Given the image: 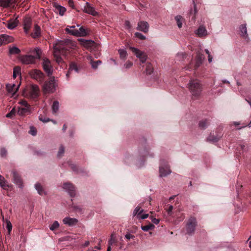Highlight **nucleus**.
<instances>
[{
  "instance_id": "44",
  "label": "nucleus",
  "mask_w": 251,
  "mask_h": 251,
  "mask_svg": "<svg viewBox=\"0 0 251 251\" xmlns=\"http://www.w3.org/2000/svg\"><path fill=\"white\" fill-rule=\"evenodd\" d=\"M101 63V61L100 60H98L97 61H91V64L92 67L94 69L97 68L98 66Z\"/></svg>"
},
{
  "instance_id": "38",
  "label": "nucleus",
  "mask_w": 251,
  "mask_h": 251,
  "mask_svg": "<svg viewBox=\"0 0 251 251\" xmlns=\"http://www.w3.org/2000/svg\"><path fill=\"white\" fill-rule=\"evenodd\" d=\"M118 52L120 54V57L121 59H125L126 58L127 56V52L125 50L120 49L119 50Z\"/></svg>"
},
{
  "instance_id": "60",
  "label": "nucleus",
  "mask_w": 251,
  "mask_h": 251,
  "mask_svg": "<svg viewBox=\"0 0 251 251\" xmlns=\"http://www.w3.org/2000/svg\"><path fill=\"white\" fill-rule=\"evenodd\" d=\"M185 56V54L183 52H181V53H179L177 54V57L178 58H180L181 57H182L183 58Z\"/></svg>"
},
{
  "instance_id": "63",
  "label": "nucleus",
  "mask_w": 251,
  "mask_h": 251,
  "mask_svg": "<svg viewBox=\"0 0 251 251\" xmlns=\"http://www.w3.org/2000/svg\"><path fill=\"white\" fill-rule=\"evenodd\" d=\"M249 246L251 247V237L249 239Z\"/></svg>"
},
{
  "instance_id": "5",
  "label": "nucleus",
  "mask_w": 251,
  "mask_h": 251,
  "mask_svg": "<svg viewBox=\"0 0 251 251\" xmlns=\"http://www.w3.org/2000/svg\"><path fill=\"white\" fill-rule=\"evenodd\" d=\"M30 76L40 83L44 80L45 75L39 70L33 69L29 71Z\"/></svg>"
},
{
  "instance_id": "22",
  "label": "nucleus",
  "mask_w": 251,
  "mask_h": 251,
  "mask_svg": "<svg viewBox=\"0 0 251 251\" xmlns=\"http://www.w3.org/2000/svg\"><path fill=\"white\" fill-rule=\"evenodd\" d=\"M75 36H85L88 34V31L86 29L83 27H80L77 29V32H75Z\"/></svg>"
},
{
  "instance_id": "12",
  "label": "nucleus",
  "mask_w": 251,
  "mask_h": 251,
  "mask_svg": "<svg viewBox=\"0 0 251 251\" xmlns=\"http://www.w3.org/2000/svg\"><path fill=\"white\" fill-rule=\"evenodd\" d=\"M14 41L13 37L6 35L1 34L0 35V46L2 45L7 44Z\"/></svg>"
},
{
  "instance_id": "61",
  "label": "nucleus",
  "mask_w": 251,
  "mask_h": 251,
  "mask_svg": "<svg viewBox=\"0 0 251 251\" xmlns=\"http://www.w3.org/2000/svg\"><path fill=\"white\" fill-rule=\"evenodd\" d=\"M67 126L64 124L63 126V128H62V130L64 132L66 131V129H67Z\"/></svg>"
},
{
  "instance_id": "4",
  "label": "nucleus",
  "mask_w": 251,
  "mask_h": 251,
  "mask_svg": "<svg viewBox=\"0 0 251 251\" xmlns=\"http://www.w3.org/2000/svg\"><path fill=\"white\" fill-rule=\"evenodd\" d=\"M57 84L54 77H51L49 80L46 81L43 85V91L44 94L54 93Z\"/></svg>"
},
{
  "instance_id": "7",
  "label": "nucleus",
  "mask_w": 251,
  "mask_h": 251,
  "mask_svg": "<svg viewBox=\"0 0 251 251\" xmlns=\"http://www.w3.org/2000/svg\"><path fill=\"white\" fill-rule=\"evenodd\" d=\"M144 209L140 206H137L133 212V217H136L137 219L139 220H144L149 217L148 214H143Z\"/></svg>"
},
{
  "instance_id": "55",
  "label": "nucleus",
  "mask_w": 251,
  "mask_h": 251,
  "mask_svg": "<svg viewBox=\"0 0 251 251\" xmlns=\"http://www.w3.org/2000/svg\"><path fill=\"white\" fill-rule=\"evenodd\" d=\"M131 25L128 21H126L125 23V27L127 29H130L131 28Z\"/></svg>"
},
{
  "instance_id": "2",
  "label": "nucleus",
  "mask_w": 251,
  "mask_h": 251,
  "mask_svg": "<svg viewBox=\"0 0 251 251\" xmlns=\"http://www.w3.org/2000/svg\"><path fill=\"white\" fill-rule=\"evenodd\" d=\"M193 97L198 98L202 91V85L197 79H191L187 84Z\"/></svg>"
},
{
  "instance_id": "19",
  "label": "nucleus",
  "mask_w": 251,
  "mask_h": 251,
  "mask_svg": "<svg viewBox=\"0 0 251 251\" xmlns=\"http://www.w3.org/2000/svg\"><path fill=\"white\" fill-rule=\"evenodd\" d=\"M170 173L171 171L168 165H166L164 167L160 166L159 167V176L160 177L165 176Z\"/></svg>"
},
{
  "instance_id": "10",
  "label": "nucleus",
  "mask_w": 251,
  "mask_h": 251,
  "mask_svg": "<svg viewBox=\"0 0 251 251\" xmlns=\"http://www.w3.org/2000/svg\"><path fill=\"white\" fill-rule=\"evenodd\" d=\"M20 83H19L17 85H16L13 83H9L6 85V89L7 92L12 96H14V94L17 92L18 90V89L20 87Z\"/></svg>"
},
{
  "instance_id": "58",
  "label": "nucleus",
  "mask_w": 251,
  "mask_h": 251,
  "mask_svg": "<svg viewBox=\"0 0 251 251\" xmlns=\"http://www.w3.org/2000/svg\"><path fill=\"white\" fill-rule=\"evenodd\" d=\"M219 140V138H217L216 137H214L213 138H211L210 136H209L207 138V140L209 141H212V142H217Z\"/></svg>"
},
{
  "instance_id": "36",
  "label": "nucleus",
  "mask_w": 251,
  "mask_h": 251,
  "mask_svg": "<svg viewBox=\"0 0 251 251\" xmlns=\"http://www.w3.org/2000/svg\"><path fill=\"white\" fill-rule=\"evenodd\" d=\"M19 75H21V68L18 66H16L13 69V77L15 78Z\"/></svg>"
},
{
  "instance_id": "54",
  "label": "nucleus",
  "mask_w": 251,
  "mask_h": 251,
  "mask_svg": "<svg viewBox=\"0 0 251 251\" xmlns=\"http://www.w3.org/2000/svg\"><path fill=\"white\" fill-rule=\"evenodd\" d=\"M147 55L146 54V53H145L143 55H142L140 58V61L142 63H144L146 62V60H147Z\"/></svg>"
},
{
  "instance_id": "64",
  "label": "nucleus",
  "mask_w": 251,
  "mask_h": 251,
  "mask_svg": "<svg viewBox=\"0 0 251 251\" xmlns=\"http://www.w3.org/2000/svg\"><path fill=\"white\" fill-rule=\"evenodd\" d=\"M205 51L207 55L210 54L209 51L207 49H205Z\"/></svg>"
},
{
  "instance_id": "53",
  "label": "nucleus",
  "mask_w": 251,
  "mask_h": 251,
  "mask_svg": "<svg viewBox=\"0 0 251 251\" xmlns=\"http://www.w3.org/2000/svg\"><path fill=\"white\" fill-rule=\"evenodd\" d=\"M115 239L114 237V235L113 234L111 235V237L109 240L108 241V245L109 246H112L113 243L114 242Z\"/></svg>"
},
{
  "instance_id": "8",
  "label": "nucleus",
  "mask_w": 251,
  "mask_h": 251,
  "mask_svg": "<svg viewBox=\"0 0 251 251\" xmlns=\"http://www.w3.org/2000/svg\"><path fill=\"white\" fill-rule=\"evenodd\" d=\"M42 66L44 70L49 76L52 74L53 69L51 65L50 61L47 58L43 59Z\"/></svg>"
},
{
  "instance_id": "6",
  "label": "nucleus",
  "mask_w": 251,
  "mask_h": 251,
  "mask_svg": "<svg viewBox=\"0 0 251 251\" xmlns=\"http://www.w3.org/2000/svg\"><path fill=\"white\" fill-rule=\"evenodd\" d=\"M197 225V222L196 219L193 217H190L186 225V231L187 234L189 235L193 234Z\"/></svg>"
},
{
  "instance_id": "35",
  "label": "nucleus",
  "mask_w": 251,
  "mask_h": 251,
  "mask_svg": "<svg viewBox=\"0 0 251 251\" xmlns=\"http://www.w3.org/2000/svg\"><path fill=\"white\" fill-rule=\"evenodd\" d=\"M59 104L57 101H54L52 105V111L53 113H56L59 109Z\"/></svg>"
},
{
  "instance_id": "37",
  "label": "nucleus",
  "mask_w": 251,
  "mask_h": 251,
  "mask_svg": "<svg viewBox=\"0 0 251 251\" xmlns=\"http://www.w3.org/2000/svg\"><path fill=\"white\" fill-rule=\"evenodd\" d=\"M175 20L176 22L178 27L181 28L184 21L183 17H175Z\"/></svg>"
},
{
  "instance_id": "49",
  "label": "nucleus",
  "mask_w": 251,
  "mask_h": 251,
  "mask_svg": "<svg viewBox=\"0 0 251 251\" xmlns=\"http://www.w3.org/2000/svg\"><path fill=\"white\" fill-rule=\"evenodd\" d=\"M64 152V148L62 146H61L59 148L57 156L60 157L61 156Z\"/></svg>"
},
{
  "instance_id": "3",
  "label": "nucleus",
  "mask_w": 251,
  "mask_h": 251,
  "mask_svg": "<svg viewBox=\"0 0 251 251\" xmlns=\"http://www.w3.org/2000/svg\"><path fill=\"white\" fill-rule=\"evenodd\" d=\"M31 52L34 54L32 55H26L22 57V62L25 64H31L35 63L36 59H40L42 54V50L39 48H36Z\"/></svg>"
},
{
  "instance_id": "43",
  "label": "nucleus",
  "mask_w": 251,
  "mask_h": 251,
  "mask_svg": "<svg viewBox=\"0 0 251 251\" xmlns=\"http://www.w3.org/2000/svg\"><path fill=\"white\" fill-rule=\"evenodd\" d=\"M59 223L57 221H54L53 223L50 226V229L53 231L59 227Z\"/></svg>"
},
{
  "instance_id": "45",
  "label": "nucleus",
  "mask_w": 251,
  "mask_h": 251,
  "mask_svg": "<svg viewBox=\"0 0 251 251\" xmlns=\"http://www.w3.org/2000/svg\"><path fill=\"white\" fill-rule=\"evenodd\" d=\"M39 120L44 122V123H47L50 121V120L48 118L44 117L43 115H40L39 117Z\"/></svg>"
},
{
  "instance_id": "39",
  "label": "nucleus",
  "mask_w": 251,
  "mask_h": 251,
  "mask_svg": "<svg viewBox=\"0 0 251 251\" xmlns=\"http://www.w3.org/2000/svg\"><path fill=\"white\" fill-rule=\"evenodd\" d=\"M154 228V226L152 224H150L148 225L141 226V229L144 231H148L149 230L153 229Z\"/></svg>"
},
{
  "instance_id": "31",
  "label": "nucleus",
  "mask_w": 251,
  "mask_h": 251,
  "mask_svg": "<svg viewBox=\"0 0 251 251\" xmlns=\"http://www.w3.org/2000/svg\"><path fill=\"white\" fill-rule=\"evenodd\" d=\"M17 18H16L14 21H9L7 24V27L10 29H13L17 25L18 21Z\"/></svg>"
},
{
  "instance_id": "26",
  "label": "nucleus",
  "mask_w": 251,
  "mask_h": 251,
  "mask_svg": "<svg viewBox=\"0 0 251 251\" xmlns=\"http://www.w3.org/2000/svg\"><path fill=\"white\" fill-rule=\"evenodd\" d=\"M40 31L41 29L40 26H38L37 25H35L34 28V32L31 34L32 37L33 38L38 37L41 34Z\"/></svg>"
},
{
  "instance_id": "11",
  "label": "nucleus",
  "mask_w": 251,
  "mask_h": 251,
  "mask_svg": "<svg viewBox=\"0 0 251 251\" xmlns=\"http://www.w3.org/2000/svg\"><path fill=\"white\" fill-rule=\"evenodd\" d=\"M13 175V182L17 185L19 187L22 188L23 187V181L20 175L15 171L12 172Z\"/></svg>"
},
{
  "instance_id": "41",
  "label": "nucleus",
  "mask_w": 251,
  "mask_h": 251,
  "mask_svg": "<svg viewBox=\"0 0 251 251\" xmlns=\"http://www.w3.org/2000/svg\"><path fill=\"white\" fill-rule=\"evenodd\" d=\"M16 109L14 107L12 108V109L10 111V112H9L8 113H7L6 115V117L7 118H12L15 115V114H16Z\"/></svg>"
},
{
  "instance_id": "14",
  "label": "nucleus",
  "mask_w": 251,
  "mask_h": 251,
  "mask_svg": "<svg viewBox=\"0 0 251 251\" xmlns=\"http://www.w3.org/2000/svg\"><path fill=\"white\" fill-rule=\"evenodd\" d=\"M32 25V20L30 17H25L24 20V29L25 32L27 33Z\"/></svg>"
},
{
  "instance_id": "28",
  "label": "nucleus",
  "mask_w": 251,
  "mask_h": 251,
  "mask_svg": "<svg viewBox=\"0 0 251 251\" xmlns=\"http://www.w3.org/2000/svg\"><path fill=\"white\" fill-rule=\"evenodd\" d=\"M0 186L4 189H6L10 187L5 178L0 175Z\"/></svg>"
},
{
  "instance_id": "15",
  "label": "nucleus",
  "mask_w": 251,
  "mask_h": 251,
  "mask_svg": "<svg viewBox=\"0 0 251 251\" xmlns=\"http://www.w3.org/2000/svg\"><path fill=\"white\" fill-rule=\"evenodd\" d=\"M149 25L147 22L141 21L138 23L137 29L144 32H147L149 30Z\"/></svg>"
},
{
  "instance_id": "57",
  "label": "nucleus",
  "mask_w": 251,
  "mask_h": 251,
  "mask_svg": "<svg viewBox=\"0 0 251 251\" xmlns=\"http://www.w3.org/2000/svg\"><path fill=\"white\" fill-rule=\"evenodd\" d=\"M150 218L151 222L155 225H157L159 223V220L158 219L154 218L153 217H151Z\"/></svg>"
},
{
  "instance_id": "59",
  "label": "nucleus",
  "mask_w": 251,
  "mask_h": 251,
  "mask_svg": "<svg viewBox=\"0 0 251 251\" xmlns=\"http://www.w3.org/2000/svg\"><path fill=\"white\" fill-rule=\"evenodd\" d=\"M68 4L71 7L73 8H74V2L73 0H69Z\"/></svg>"
},
{
  "instance_id": "32",
  "label": "nucleus",
  "mask_w": 251,
  "mask_h": 251,
  "mask_svg": "<svg viewBox=\"0 0 251 251\" xmlns=\"http://www.w3.org/2000/svg\"><path fill=\"white\" fill-rule=\"evenodd\" d=\"M12 0H0V6L7 7L12 4Z\"/></svg>"
},
{
  "instance_id": "51",
  "label": "nucleus",
  "mask_w": 251,
  "mask_h": 251,
  "mask_svg": "<svg viewBox=\"0 0 251 251\" xmlns=\"http://www.w3.org/2000/svg\"><path fill=\"white\" fill-rule=\"evenodd\" d=\"M7 154V151L4 148L0 149V155L1 157H5Z\"/></svg>"
},
{
  "instance_id": "17",
  "label": "nucleus",
  "mask_w": 251,
  "mask_h": 251,
  "mask_svg": "<svg viewBox=\"0 0 251 251\" xmlns=\"http://www.w3.org/2000/svg\"><path fill=\"white\" fill-rule=\"evenodd\" d=\"M63 222L65 225L73 226L77 223L78 220L74 218L65 217L63 220Z\"/></svg>"
},
{
  "instance_id": "50",
  "label": "nucleus",
  "mask_w": 251,
  "mask_h": 251,
  "mask_svg": "<svg viewBox=\"0 0 251 251\" xmlns=\"http://www.w3.org/2000/svg\"><path fill=\"white\" fill-rule=\"evenodd\" d=\"M29 133L33 136L36 135L37 133L36 129L34 127H31L29 131Z\"/></svg>"
},
{
  "instance_id": "20",
  "label": "nucleus",
  "mask_w": 251,
  "mask_h": 251,
  "mask_svg": "<svg viewBox=\"0 0 251 251\" xmlns=\"http://www.w3.org/2000/svg\"><path fill=\"white\" fill-rule=\"evenodd\" d=\"M84 10L86 13L92 15L93 16H96L97 14V12L95 10L94 8L91 6L89 2L86 3Z\"/></svg>"
},
{
  "instance_id": "40",
  "label": "nucleus",
  "mask_w": 251,
  "mask_h": 251,
  "mask_svg": "<svg viewBox=\"0 0 251 251\" xmlns=\"http://www.w3.org/2000/svg\"><path fill=\"white\" fill-rule=\"evenodd\" d=\"M6 228L8 230V234L10 235L12 228V226L11 222L9 220H6Z\"/></svg>"
},
{
  "instance_id": "25",
  "label": "nucleus",
  "mask_w": 251,
  "mask_h": 251,
  "mask_svg": "<svg viewBox=\"0 0 251 251\" xmlns=\"http://www.w3.org/2000/svg\"><path fill=\"white\" fill-rule=\"evenodd\" d=\"M129 49L138 58H140L142 55H143L145 53L144 52L141 51L138 49L134 47H129Z\"/></svg>"
},
{
  "instance_id": "29",
  "label": "nucleus",
  "mask_w": 251,
  "mask_h": 251,
  "mask_svg": "<svg viewBox=\"0 0 251 251\" xmlns=\"http://www.w3.org/2000/svg\"><path fill=\"white\" fill-rule=\"evenodd\" d=\"M73 71H75L76 73L78 72V69L77 67V65L74 63H72L70 64L69 71H68V73L66 74L67 77H69L70 74Z\"/></svg>"
},
{
  "instance_id": "30",
  "label": "nucleus",
  "mask_w": 251,
  "mask_h": 251,
  "mask_svg": "<svg viewBox=\"0 0 251 251\" xmlns=\"http://www.w3.org/2000/svg\"><path fill=\"white\" fill-rule=\"evenodd\" d=\"M77 29L75 28V26H67L66 28V31L74 36H75V32H77Z\"/></svg>"
},
{
  "instance_id": "48",
  "label": "nucleus",
  "mask_w": 251,
  "mask_h": 251,
  "mask_svg": "<svg viewBox=\"0 0 251 251\" xmlns=\"http://www.w3.org/2000/svg\"><path fill=\"white\" fill-rule=\"evenodd\" d=\"M135 37L137 38L141 39V40H144L146 39V37L143 35L142 34L139 33V32H136L135 34Z\"/></svg>"
},
{
  "instance_id": "21",
  "label": "nucleus",
  "mask_w": 251,
  "mask_h": 251,
  "mask_svg": "<svg viewBox=\"0 0 251 251\" xmlns=\"http://www.w3.org/2000/svg\"><path fill=\"white\" fill-rule=\"evenodd\" d=\"M54 7V11L56 13H58L59 15L62 16L64 15V12L66 11L65 7L59 5L57 3H54L53 4Z\"/></svg>"
},
{
  "instance_id": "24",
  "label": "nucleus",
  "mask_w": 251,
  "mask_h": 251,
  "mask_svg": "<svg viewBox=\"0 0 251 251\" xmlns=\"http://www.w3.org/2000/svg\"><path fill=\"white\" fill-rule=\"evenodd\" d=\"M246 24H243L240 26V31L241 32V36L245 39L248 38V35L247 34V29L246 27Z\"/></svg>"
},
{
  "instance_id": "47",
  "label": "nucleus",
  "mask_w": 251,
  "mask_h": 251,
  "mask_svg": "<svg viewBox=\"0 0 251 251\" xmlns=\"http://www.w3.org/2000/svg\"><path fill=\"white\" fill-rule=\"evenodd\" d=\"M125 238L126 239L129 240L131 239H134L135 236L134 235L131 234L129 232H127L125 235Z\"/></svg>"
},
{
  "instance_id": "62",
  "label": "nucleus",
  "mask_w": 251,
  "mask_h": 251,
  "mask_svg": "<svg viewBox=\"0 0 251 251\" xmlns=\"http://www.w3.org/2000/svg\"><path fill=\"white\" fill-rule=\"evenodd\" d=\"M89 244H90L89 241H86L85 243L84 244V247H87V246H88L89 245Z\"/></svg>"
},
{
  "instance_id": "27",
  "label": "nucleus",
  "mask_w": 251,
  "mask_h": 251,
  "mask_svg": "<svg viewBox=\"0 0 251 251\" xmlns=\"http://www.w3.org/2000/svg\"><path fill=\"white\" fill-rule=\"evenodd\" d=\"M35 188L40 195L42 196L46 194V192L45 191V190L43 188V187L41 185L40 183H36L35 185Z\"/></svg>"
},
{
  "instance_id": "23",
  "label": "nucleus",
  "mask_w": 251,
  "mask_h": 251,
  "mask_svg": "<svg viewBox=\"0 0 251 251\" xmlns=\"http://www.w3.org/2000/svg\"><path fill=\"white\" fill-rule=\"evenodd\" d=\"M30 107H21L18 108V114L20 116L24 115L27 113H30Z\"/></svg>"
},
{
  "instance_id": "9",
  "label": "nucleus",
  "mask_w": 251,
  "mask_h": 251,
  "mask_svg": "<svg viewBox=\"0 0 251 251\" xmlns=\"http://www.w3.org/2000/svg\"><path fill=\"white\" fill-rule=\"evenodd\" d=\"M39 93V88L37 85H32L29 90V97L32 99H35L38 97Z\"/></svg>"
},
{
  "instance_id": "46",
  "label": "nucleus",
  "mask_w": 251,
  "mask_h": 251,
  "mask_svg": "<svg viewBox=\"0 0 251 251\" xmlns=\"http://www.w3.org/2000/svg\"><path fill=\"white\" fill-rule=\"evenodd\" d=\"M19 103L21 104L23 107H30V105L25 100H22L19 101Z\"/></svg>"
},
{
  "instance_id": "18",
  "label": "nucleus",
  "mask_w": 251,
  "mask_h": 251,
  "mask_svg": "<svg viewBox=\"0 0 251 251\" xmlns=\"http://www.w3.org/2000/svg\"><path fill=\"white\" fill-rule=\"evenodd\" d=\"M195 33L200 37H205L207 35V31L205 26L201 25L196 30Z\"/></svg>"
},
{
  "instance_id": "16",
  "label": "nucleus",
  "mask_w": 251,
  "mask_h": 251,
  "mask_svg": "<svg viewBox=\"0 0 251 251\" xmlns=\"http://www.w3.org/2000/svg\"><path fill=\"white\" fill-rule=\"evenodd\" d=\"M78 41L80 42L81 45L89 49L94 46L95 42L92 40H87L84 39H79Z\"/></svg>"
},
{
  "instance_id": "52",
  "label": "nucleus",
  "mask_w": 251,
  "mask_h": 251,
  "mask_svg": "<svg viewBox=\"0 0 251 251\" xmlns=\"http://www.w3.org/2000/svg\"><path fill=\"white\" fill-rule=\"evenodd\" d=\"M133 64L130 61H127L124 65L126 69H129L132 66Z\"/></svg>"
},
{
  "instance_id": "33",
  "label": "nucleus",
  "mask_w": 251,
  "mask_h": 251,
  "mask_svg": "<svg viewBox=\"0 0 251 251\" xmlns=\"http://www.w3.org/2000/svg\"><path fill=\"white\" fill-rule=\"evenodd\" d=\"M209 121L207 119L202 120L199 123V127L201 129H205L209 125Z\"/></svg>"
},
{
  "instance_id": "13",
  "label": "nucleus",
  "mask_w": 251,
  "mask_h": 251,
  "mask_svg": "<svg viewBox=\"0 0 251 251\" xmlns=\"http://www.w3.org/2000/svg\"><path fill=\"white\" fill-rule=\"evenodd\" d=\"M63 188L68 192L71 197H73L75 196V188L72 184L69 183H65L63 185Z\"/></svg>"
},
{
  "instance_id": "56",
  "label": "nucleus",
  "mask_w": 251,
  "mask_h": 251,
  "mask_svg": "<svg viewBox=\"0 0 251 251\" xmlns=\"http://www.w3.org/2000/svg\"><path fill=\"white\" fill-rule=\"evenodd\" d=\"M173 209V206L172 205H169L168 209H167V210H166L168 215H172Z\"/></svg>"
},
{
  "instance_id": "34",
  "label": "nucleus",
  "mask_w": 251,
  "mask_h": 251,
  "mask_svg": "<svg viewBox=\"0 0 251 251\" xmlns=\"http://www.w3.org/2000/svg\"><path fill=\"white\" fill-rule=\"evenodd\" d=\"M9 53L11 54H18L20 53V50L16 47L10 48L9 49Z\"/></svg>"
},
{
  "instance_id": "1",
  "label": "nucleus",
  "mask_w": 251,
  "mask_h": 251,
  "mask_svg": "<svg viewBox=\"0 0 251 251\" xmlns=\"http://www.w3.org/2000/svg\"><path fill=\"white\" fill-rule=\"evenodd\" d=\"M75 47V43L70 40L58 41L54 45V57L58 63L62 62L61 55H65L66 51Z\"/></svg>"
},
{
  "instance_id": "42",
  "label": "nucleus",
  "mask_w": 251,
  "mask_h": 251,
  "mask_svg": "<svg viewBox=\"0 0 251 251\" xmlns=\"http://www.w3.org/2000/svg\"><path fill=\"white\" fill-rule=\"evenodd\" d=\"M146 72L147 74L151 75L153 72V68L151 64H148L146 66Z\"/></svg>"
}]
</instances>
